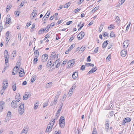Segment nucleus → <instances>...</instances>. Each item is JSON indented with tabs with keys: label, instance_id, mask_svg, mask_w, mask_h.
<instances>
[{
	"label": "nucleus",
	"instance_id": "obj_1",
	"mask_svg": "<svg viewBox=\"0 0 134 134\" xmlns=\"http://www.w3.org/2000/svg\"><path fill=\"white\" fill-rule=\"evenodd\" d=\"M24 104L21 103V104L19 106L20 110H19V113L20 114H23L24 111Z\"/></svg>",
	"mask_w": 134,
	"mask_h": 134
},
{
	"label": "nucleus",
	"instance_id": "obj_2",
	"mask_svg": "<svg viewBox=\"0 0 134 134\" xmlns=\"http://www.w3.org/2000/svg\"><path fill=\"white\" fill-rule=\"evenodd\" d=\"M52 127L53 125H51V122H50L49 124L47 126L46 132H50L52 130Z\"/></svg>",
	"mask_w": 134,
	"mask_h": 134
},
{
	"label": "nucleus",
	"instance_id": "obj_3",
	"mask_svg": "<svg viewBox=\"0 0 134 134\" xmlns=\"http://www.w3.org/2000/svg\"><path fill=\"white\" fill-rule=\"evenodd\" d=\"M31 94L30 92H25L23 97L24 100H25L29 98L31 96Z\"/></svg>",
	"mask_w": 134,
	"mask_h": 134
},
{
	"label": "nucleus",
	"instance_id": "obj_4",
	"mask_svg": "<svg viewBox=\"0 0 134 134\" xmlns=\"http://www.w3.org/2000/svg\"><path fill=\"white\" fill-rule=\"evenodd\" d=\"M48 55L45 54H43L42 57V62H46L48 59Z\"/></svg>",
	"mask_w": 134,
	"mask_h": 134
},
{
	"label": "nucleus",
	"instance_id": "obj_5",
	"mask_svg": "<svg viewBox=\"0 0 134 134\" xmlns=\"http://www.w3.org/2000/svg\"><path fill=\"white\" fill-rule=\"evenodd\" d=\"M85 35L84 32L83 31L81 32L77 35V38L79 40H81L84 37Z\"/></svg>",
	"mask_w": 134,
	"mask_h": 134
},
{
	"label": "nucleus",
	"instance_id": "obj_6",
	"mask_svg": "<svg viewBox=\"0 0 134 134\" xmlns=\"http://www.w3.org/2000/svg\"><path fill=\"white\" fill-rule=\"evenodd\" d=\"M59 98V95H56L55 97L54 101L52 102L51 103V105H55L57 104V99Z\"/></svg>",
	"mask_w": 134,
	"mask_h": 134
},
{
	"label": "nucleus",
	"instance_id": "obj_7",
	"mask_svg": "<svg viewBox=\"0 0 134 134\" xmlns=\"http://www.w3.org/2000/svg\"><path fill=\"white\" fill-rule=\"evenodd\" d=\"M11 107L13 108H16L18 107V104L16 102L13 100L11 103Z\"/></svg>",
	"mask_w": 134,
	"mask_h": 134
},
{
	"label": "nucleus",
	"instance_id": "obj_8",
	"mask_svg": "<svg viewBox=\"0 0 134 134\" xmlns=\"http://www.w3.org/2000/svg\"><path fill=\"white\" fill-rule=\"evenodd\" d=\"M97 69V68L95 67L93 68H92V69L90 71L87 73V75H89L90 74L93 73L96 71Z\"/></svg>",
	"mask_w": 134,
	"mask_h": 134
},
{
	"label": "nucleus",
	"instance_id": "obj_9",
	"mask_svg": "<svg viewBox=\"0 0 134 134\" xmlns=\"http://www.w3.org/2000/svg\"><path fill=\"white\" fill-rule=\"evenodd\" d=\"M5 103L4 102L1 101L0 102V110H1L3 109V107L5 106Z\"/></svg>",
	"mask_w": 134,
	"mask_h": 134
},
{
	"label": "nucleus",
	"instance_id": "obj_10",
	"mask_svg": "<svg viewBox=\"0 0 134 134\" xmlns=\"http://www.w3.org/2000/svg\"><path fill=\"white\" fill-rule=\"evenodd\" d=\"M123 47L126 48L129 45V42L128 40H126L124 41L123 43Z\"/></svg>",
	"mask_w": 134,
	"mask_h": 134
},
{
	"label": "nucleus",
	"instance_id": "obj_11",
	"mask_svg": "<svg viewBox=\"0 0 134 134\" xmlns=\"http://www.w3.org/2000/svg\"><path fill=\"white\" fill-rule=\"evenodd\" d=\"M121 54L122 57H125L127 54V51L125 49L121 51Z\"/></svg>",
	"mask_w": 134,
	"mask_h": 134
},
{
	"label": "nucleus",
	"instance_id": "obj_12",
	"mask_svg": "<svg viewBox=\"0 0 134 134\" xmlns=\"http://www.w3.org/2000/svg\"><path fill=\"white\" fill-rule=\"evenodd\" d=\"M131 121V119L129 118H125L123 120V123L125 124L126 122H129Z\"/></svg>",
	"mask_w": 134,
	"mask_h": 134
},
{
	"label": "nucleus",
	"instance_id": "obj_13",
	"mask_svg": "<svg viewBox=\"0 0 134 134\" xmlns=\"http://www.w3.org/2000/svg\"><path fill=\"white\" fill-rule=\"evenodd\" d=\"M15 98L16 100V101L18 102H19L20 101L21 99L20 96V94H16L15 96Z\"/></svg>",
	"mask_w": 134,
	"mask_h": 134
},
{
	"label": "nucleus",
	"instance_id": "obj_14",
	"mask_svg": "<svg viewBox=\"0 0 134 134\" xmlns=\"http://www.w3.org/2000/svg\"><path fill=\"white\" fill-rule=\"evenodd\" d=\"M78 75V72H75L72 74V76L74 79H76Z\"/></svg>",
	"mask_w": 134,
	"mask_h": 134
},
{
	"label": "nucleus",
	"instance_id": "obj_15",
	"mask_svg": "<svg viewBox=\"0 0 134 134\" xmlns=\"http://www.w3.org/2000/svg\"><path fill=\"white\" fill-rule=\"evenodd\" d=\"M52 82H50L46 84V88H50L52 86Z\"/></svg>",
	"mask_w": 134,
	"mask_h": 134
},
{
	"label": "nucleus",
	"instance_id": "obj_16",
	"mask_svg": "<svg viewBox=\"0 0 134 134\" xmlns=\"http://www.w3.org/2000/svg\"><path fill=\"white\" fill-rule=\"evenodd\" d=\"M109 123L108 122H106L105 126V127L106 131L107 132L108 131V130L109 128Z\"/></svg>",
	"mask_w": 134,
	"mask_h": 134
},
{
	"label": "nucleus",
	"instance_id": "obj_17",
	"mask_svg": "<svg viewBox=\"0 0 134 134\" xmlns=\"http://www.w3.org/2000/svg\"><path fill=\"white\" fill-rule=\"evenodd\" d=\"M8 83L6 82V81L3 82V88L4 90H5L7 87V84Z\"/></svg>",
	"mask_w": 134,
	"mask_h": 134
},
{
	"label": "nucleus",
	"instance_id": "obj_18",
	"mask_svg": "<svg viewBox=\"0 0 134 134\" xmlns=\"http://www.w3.org/2000/svg\"><path fill=\"white\" fill-rule=\"evenodd\" d=\"M23 71L20 70V71L19 72V76L20 77H22L25 74L24 73V70L23 69Z\"/></svg>",
	"mask_w": 134,
	"mask_h": 134
},
{
	"label": "nucleus",
	"instance_id": "obj_19",
	"mask_svg": "<svg viewBox=\"0 0 134 134\" xmlns=\"http://www.w3.org/2000/svg\"><path fill=\"white\" fill-rule=\"evenodd\" d=\"M65 121H63L62 122H59L60 126L62 128H63L65 126Z\"/></svg>",
	"mask_w": 134,
	"mask_h": 134
},
{
	"label": "nucleus",
	"instance_id": "obj_20",
	"mask_svg": "<svg viewBox=\"0 0 134 134\" xmlns=\"http://www.w3.org/2000/svg\"><path fill=\"white\" fill-rule=\"evenodd\" d=\"M108 42V40H107L106 41L104 42L102 46V47L103 48L107 46Z\"/></svg>",
	"mask_w": 134,
	"mask_h": 134
},
{
	"label": "nucleus",
	"instance_id": "obj_21",
	"mask_svg": "<svg viewBox=\"0 0 134 134\" xmlns=\"http://www.w3.org/2000/svg\"><path fill=\"white\" fill-rule=\"evenodd\" d=\"M10 16H8L7 17V20H6V24H8L11 21V19H10V18H9Z\"/></svg>",
	"mask_w": 134,
	"mask_h": 134
},
{
	"label": "nucleus",
	"instance_id": "obj_22",
	"mask_svg": "<svg viewBox=\"0 0 134 134\" xmlns=\"http://www.w3.org/2000/svg\"><path fill=\"white\" fill-rule=\"evenodd\" d=\"M27 132V130L26 129H24L20 134H26Z\"/></svg>",
	"mask_w": 134,
	"mask_h": 134
},
{
	"label": "nucleus",
	"instance_id": "obj_23",
	"mask_svg": "<svg viewBox=\"0 0 134 134\" xmlns=\"http://www.w3.org/2000/svg\"><path fill=\"white\" fill-rule=\"evenodd\" d=\"M32 15L33 16V18H33H34L37 15V13L36 11V10H34L32 13Z\"/></svg>",
	"mask_w": 134,
	"mask_h": 134
},
{
	"label": "nucleus",
	"instance_id": "obj_24",
	"mask_svg": "<svg viewBox=\"0 0 134 134\" xmlns=\"http://www.w3.org/2000/svg\"><path fill=\"white\" fill-rule=\"evenodd\" d=\"M34 53L35 55V57H38L39 56V52L38 50H36L35 51Z\"/></svg>",
	"mask_w": 134,
	"mask_h": 134
},
{
	"label": "nucleus",
	"instance_id": "obj_25",
	"mask_svg": "<svg viewBox=\"0 0 134 134\" xmlns=\"http://www.w3.org/2000/svg\"><path fill=\"white\" fill-rule=\"evenodd\" d=\"M115 27V26L113 24H111L108 26V29L109 30H110L114 29Z\"/></svg>",
	"mask_w": 134,
	"mask_h": 134
},
{
	"label": "nucleus",
	"instance_id": "obj_26",
	"mask_svg": "<svg viewBox=\"0 0 134 134\" xmlns=\"http://www.w3.org/2000/svg\"><path fill=\"white\" fill-rule=\"evenodd\" d=\"M63 121H65L64 118L63 116H62L60 119L59 122H62Z\"/></svg>",
	"mask_w": 134,
	"mask_h": 134
},
{
	"label": "nucleus",
	"instance_id": "obj_27",
	"mask_svg": "<svg viewBox=\"0 0 134 134\" xmlns=\"http://www.w3.org/2000/svg\"><path fill=\"white\" fill-rule=\"evenodd\" d=\"M71 3L70 2H69L68 3H67L65 5L63 6L64 8H68L70 5Z\"/></svg>",
	"mask_w": 134,
	"mask_h": 134
},
{
	"label": "nucleus",
	"instance_id": "obj_28",
	"mask_svg": "<svg viewBox=\"0 0 134 134\" xmlns=\"http://www.w3.org/2000/svg\"><path fill=\"white\" fill-rule=\"evenodd\" d=\"M19 68H18V66H16L13 69L14 71L16 73H17L18 71Z\"/></svg>",
	"mask_w": 134,
	"mask_h": 134
},
{
	"label": "nucleus",
	"instance_id": "obj_29",
	"mask_svg": "<svg viewBox=\"0 0 134 134\" xmlns=\"http://www.w3.org/2000/svg\"><path fill=\"white\" fill-rule=\"evenodd\" d=\"M58 15V13H56L54 14L52 16H51V17L50 18V20H52L56 16H57Z\"/></svg>",
	"mask_w": 134,
	"mask_h": 134
},
{
	"label": "nucleus",
	"instance_id": "obj_30",
	"mask_svg": "<svg viewBox=\"0 0 134 134\" xmlns=\"http://www.w3.org/2000/svg\"><path fill=\"white\" fill-rule=\"evenodd\" d=\"M45 30L46 29H42L39 31L38 34H41L43 33Z\"/></svg>",
	"mask_w": 134,
	"mask_h": 134
},
{
	"label": "nucleus",
	"instance_id": "obj_31",
	"mask_svg": "<svg viewBox=\"0 0 134 134\" xmlns=\"http://www.w3.org/2000/svg\"><path fill=\"white\" fill-rule=\"evenodd\" d=\"M49 12L48 11L47 13H46V15H45L44 16V17H43V19H44V20H45V19H46V18H48V16H49V14H50V12H49L48 13V14H47V16H46L45 18V16H46V15L47 14V13H48V12Z\"/></svg>",
	"mask_w": 134,
	"mask_h": 134
},
{
	"label": "nucleus",
	"instance_id": "obj_32",
	"mask_svg": "<svg viewBox=\"0 0 134 134\" xmlns=\"http://www.w3.org/2000/svg\"><path fill=\"white\" fill-rule=\"evenodd\" d=\"M51 64L52 61H51V60H48V63H47V66L49 67L51 66Z\"/></svg>",
	"mask_w": 134,
	"mask_h": 134
},
{
	"label": "nucleus",
	"instance_id": "obj_33",
	"mask_svg": "<svg viewBox=\"0 0 134 134\" xmlns=\"http://www.w3.org/2000/svg\"><path fill=\"white\" fill-rule=\"evenodd\" d=\"M86 65L87 66H91L92 67H93L94 66V65L93 64L89 63H86Z\"/></svg>",
	"mask_w": 134,
	"mask_h": 134
},
{
	"label": "nucleus",
	"instance_id": "obj_34",
	"mask_svg": "<svg viewBox=\"0 0 134 134\" xmlns=\"http://www.w3.org/2000/svg\"><path fill=\"white\" fill-rule=\"evenodd\" d=\"M86 48V47L83 46H82L81 48H80V51H81L82 52Z\"/></svg>",
	"mask_w": 134,
	"mask_h": 134
},
{
	"label": "nucleus",
	"instance_id": "obj_35",
	"mask_svg": "<svg viewBox=\"0 0 134 134\" xmlns=\"http://www.w3.org/2000/svg\"><path fill=\"white\" fill-rule=\"evenodd\" d=\"M71 63L70 67L72 66L74 64V63L75 62V59H72L71 60Z\"/></svg>",
	"mask_w": 134,
	"mask_h": 134
},
{
	"label": "nucleus",
	"instance_id": "obj_36",
	"mask_svg": "<svg viewBox=\"0 0 134 134\" xmlns=\"http://www.w3.org/2000/svg\"><path fill=\"white\" fill-rule=\"evenodd\" d=\"M12 88L13 90L14 91H15L16 89V84L15 83H14L13 86H12Z\"/></svg>",
	"mask_w": 134,
	"mask_h": 134
},
{
	"label": "nucleus",
	"instance_id": "obj_37",
	"mask_svg": "<svg viewBox=\"0 0 134 134\" xmlns=\"http://www.w3.org/2000/svg\"><path fill=\"white\" fill-rule=\"evenodd\" d=\"M39 103L38 102L36 103L34 105V109H36L38 106Z\"/></svg>",
	"mask_w": 134,
	"mask_h": 134
},
{
	"label": "nucleus",
	"instance_id": "obj_38",
	"mask_svg": "<svg viewBox=\"0 0 134 134\" xmlns=\"http://www.w3.org/2000/svg\"><path fill=\"white\" fill-rule=\"evenodd\" d=\"M37 57H35L34 60V64H36L37 63Z\"/></svg>",
	"mask_w": 134,
	"mask_h": 134
},
{
	"label": "nucleus",
	"instance_id": "obj_39",
	"mask_svg": "<svg viewBox=\"0 0 134 134\" xmlns=\"http://www.w3.org/2000/svg\"><path fill=\"white\" fill-rule=\"evenodd\" d=\"M60 110H58V111L57 112V113L56 114V119H57L58 117L59 116V113L60 112Z\"/></svg>",
	"mask_w": 134,
	"mask_h": 134
},
{
	"label": "nucleus",
	"instance_id": "obj_40",
	"mask_svg": "<svg viewBox=\"0 0 134 134\" xmlns=\"http://www.w3.org/2000/svg\"><path fill=\"white\" fill-rule=\"evenodd\" d=\"M130 24H131V23L130 22L129 23V24L127 25V26L126 28V32L129 29V27L130 26Z\"/></svg>",
	"mask_w": 134,
	"mask_h": 134
},
{
	"label": "nucleus",
	"instance_id": "obj_41",
	"mask_svg": "<svg viewBox=\"0 0 134 134\" xmlns=\"http://www.w3.org/2000/svg\"><path fill=\"white\" fill-rule=\"evenodd\" d=\"M115 35L114 34V33L113 32H111L110 34V36L111 37H114Z\"/></svg>",
	"mask_w": 134,
	"mask_h": 134
},
{
	"label": "nucleus",
	"instance_id": "obj_42",
	"mask_svg": "<svg viewBox=\"0 0 134 134\" xmlns=\"http://www.w3.org/2000/svg\"><path fill=\"white\" fill-rule=\"evenodd\" d=\"M92 134H97L96 128H94Z\"/></svg>",
	"mask_w": 134,
	"mask_h": 134
},
{
	"label": "nucleus",
	"instance_id": "obj_43",
	"mask_svg": "<svg viewBox=\"0 0 134 134\" xmlns=\"http://www.w3.org/2000/svg\"><path fill=\"white\" fill-rule=\"evenodd\" d=\"M103 24L102 25V24H101L100 27L99 28V32H100L101 31L103 28Z\"/></svg>",
	"mask_w": 134,
	"mask_h": 134
},
{
	"label": "nucleus",
	"instance_id": "obj_44",
	"mask_svg": "<svg viewBox=\"0 0 134 134\" xmlns=\"http://www.w3.org/2000/svg\"><path fill=\"white\" fill-rule=\"evenodd\" d=\"M99 7L98 6L94 8L92 10V11L94 12L99 9Z\"/></svg>",
	"mask_w": 134,
	"mask_h": 134
},
{
	"label": "nucleus",
	"instance_id": "obj_45",
	"mask_svg": "<svg viewBox=\"0 0 134 134\" xmlns=\"http://www.w3.org/2000/svg\"><path fill=\"white\" fill-rule=\"evenodd\" d=\"M10 8H11L10 6L8 5L7 7L6 11L8 12V11H9L10 9Z\"/></svg>",
	"mask_w": 134,
	"mask_h": 134
},
{
	"label": "nucleus",
	"instance_id": "obj_46",
	"mask_svg": "<svg viewBox=\"0 0 134 134\" xmlns=\"http://www.w3.org/2000/svg\"><path fill=\"white\" fill-rule=\"evenodd\" d=\"M115 20H116V22L118 23L119 20V18L118 16H116L115 18Z\"/></svg>",
	"mask_w": 134,
	"mask_h": 134
},
{
	"label": "nucleus",
	"instance_id": "obj_47",
	"mask_svg": "<svg viewBox=\"0 0 134 134\" xmlns=\"http://www.w3.org/2000/svg\"><path fill=\"white\" fill-rule=\"evenodd\" d=\"M35 26V25L34 24H33L32 25L31 28V31H33L34 29Z\"/></svg>",
	"mask_w": 134,
	"mask_h": 134
},
{
	"label": "nucleus",
	"instance_id": "obj_48",
	"mask_svg": "<svg viewBox=\"0 0 134 134\" xmlns=\"http://www.w3.org/2000/svg\"><path fill=\"white\" fill-rule=\"evenodd\" d=\"M71 60H69L67 63V65H68L69 67H70L71 63Z\"/></svg>",
	"mask_w": 134,
	"mask_h": 134
},
{
	"label": "nucleus",
	"instance_id": "obj_49",
	"mask_svg": "<svg viewBox=\"0 0 134 134\" xmlns=\"http://www.w3.org/2000/svg\"><path fill=\"white\" fill-rule=\"evenodd\" d=\"M7 116L8 117H10L11 116V113L10 111H8V113Z\"/></svg>",
	"mask_w": 134,
	"mask_h": 134
},
{
	"label": "nucleus",
	"instance_id": "obj_50",
	"mask_svg": "<svg viewBox=\"0 0 134 134\" xmlns=\"http://www.w3.org/2000/svg\"><path fill=\"white\" fill-rule=\"evenodd\" d=\"M85 68V65H83L81 67V69L82 70H84Z\"/></svg>",
	"mask_w": 134,
	"mask_h": 134
},
{
	"label": "nucleus",
	"instance_id": "obj_51",
	"mask_svg": "<svg viewBox=\"0 0 134 134\" xmlns=\"http://www.w3.org/2000/svg\"><path fill=\"white\" fill-rule=\"evenodd\" d=\"M103 36L105 37L106 36H108V34L107 32H105L103 33Z\"/></svg>",
	"mask_w": 134,
	"mask_h": 134
},
{
	"label": "nucleus",
	"instance_id": "obj_52",
	"mask_svg": "<svg viewBox=\"0 0 134 134\" xmlns=\"http://www.w3.org/2000/svg\"><path fill=\"white\" fill-rule=\"evenodd\" d=\"M63 103H61L60 104L59 108L58 110H59L61 111L62 109V108L63 107Z\"/></svg>",
	"mask_w": 134,
	"mask_h": 134
},
{
	"label": "nucleus",
	"instance_id": "obj_53",
	"mask_svg": "<svg viewBox=\"0 0 134 134\" xmlns=\"http://www.w3.org/2000/svg\"><path fill=\"white\" fill-rule=\"evenodd\" d=\"M50 26L51 25H48L46 27L45 29H46H46H47L46 31L47 32L48 31V30H49V28Z\"/></svg>",
	"mask_w": 134,
	"mask_h": 134
},
{
	"label": "nucleus",
	"instance_id": "obj_54",
	"mask_svg": "<svg viewBox=\"0 0 134 134\" xmlns=\"http://www.w3.org/2000/svg\"><path fill=\"white\" fill-rule=\"evenodd\" d=\"M76 85L75 84L72 86L71 88L72 90H74L75 89L76 87Z\"/></svg>",
	"mask_w": 134,
	"mask_h": 134
},
{
	"label": "nucleus",
	"instance_id": "obj_55",
	"mask_svg": "<svg viewBox=\"0 0 134 134\" xmlns=\"http://www.w3.org/2000/svg\"><path fill=\"white\" fill-rule=\"evenodd\" d=\"M49 37V35L48 33L45 36V37L44 38V40H46Z\"/></svg>",
	"mask_w": 134,
	"mask_h": 134
},
{
	"label": "nucleus",
	"instance_id": "obj_56",
	"mask_svg": "<svg viewBox=\"0 0 134 134\" xmlns=\"http://www.w3.org/2000/svg\"><path fill=\"white\" fill-rule=\"evenodd\" d=\"M18 37L19 39L20 40V41L21 40V34L20 33L18 35Z\"/></svg>",
	"mask_w": 134,
	"mask_h": 134
},
{
	"label": "nucleus",
	"instance_id": "obj_57",
	"mask_svg": "<svg viewBox=\"0 0 134 134\" xmlns=\"http://www.w3.org/2000/svg\"><path fill=\"white\" fill-rule=\"evenodd\" d=\"M80 10V9H79L78 8H77L76 9H75L74 11H75V13H77Z\"/></svg>",
	"mask_w": 134,
	"mask_h": 134
},
{
	"label": "nucleus",
	"instance_id": "obj_58",
	"mask_svg": "<svg viewBox=\"0 0 134 134\" xmlns=\"http://www.w3.org/2000/svg\"><path fill=\"white\" fill-rule=\"evenodd\" d=\"M3 27L2 26V24L1 23L0 24V32H1L2 30Z\"/></svg>",
	"mask_w": 134,
	"mask_h": 134
},
{
	"label": "nucleus",
	"instance_id": "obj_59",
	"mask_svg": "<svg viewBox=\"0 0 134 134\" xmlns=\"http://www.w3.org/2000/svg\"><path fill=\"white\" fill-rule=\"evenodd\" d=\"M72 23V21H69L68 22H67L66 23V24L67 25H70V24H71Z\"/></svg>",
	"mask_w": 134,
	"mask_h": 134
},
{
	"label": "nucleus",
	"instance_id": "obj_60",
	"mask_svg": "<svg viewBox=\"0 0 134 134\" xmlns=\"http://www.w3.org/2000/svg\"><path fill=\"white\" fill-rule=\"evenodd\" d=\"M48 102H45L43 106V107L44 108L45 107L47 106V105L48 104Z\"/></svg>",
	"mask_w": 134,
	"mask_h": 134
},
{
	"label": "nucleus",
	"instance_id": "obj_61",
	"mask_svg": "<svg viewBox=\"0 0 134 134\" xmlns=\"http://www.w3.org/2000/svg\"><path fill=\"white\" fill-rule=\"evenodd\" d=\"M98 47H97V48L95 49L94 51V52L95 53H96L97 52L98 50Z\"/></svg>",
	"mask_w": 134,
	"mask_h": 134
},
{
	"label": "nucleus",
	"instance_id": "obj_62",
	"mask_svg": "<svg viewBox=\"0 0 134 134\" xmlns=\"http://www.w3.org/2000/svg\"><path fill=\"white\" fill-rule=\"evenodd\" d=\"M8 54V51L7 50H5L4 51V55H7Z\"/></svg>",
	"mask_w": 134,
	"mask_h": 134
},
{
	"label": "nucleus",
	"instance_id": "obj_63",
	"mask_svg": "<svg viewBox=\"0 0 134 134\" xmlns=\"http://www.w3.org/2000/svg\"><path fill=\"white\" fill-rule=\"evenodd\" d=\"M64 5H60L58 9V10H59L63 8V7H63Z\"/></svg>",
	"mask_w": 134,
	"mask_h": 134
},
{
	"label": "nucleus",
	"instance_id": "obj_64",
	"mask_svg": "<svg viewBox=\"0 0 134 134\" xmlns=\"http://www.w3.org/2000/svg\"><path fill=\"white\" fill-rule=\"evenodd\" d=\"M55 53L54 52H53L51 54V57H52V58L54 57L55 56Z\"/></svg>",
	"mask_w": 134,
	"mask_h": 134
}]
</instances>
